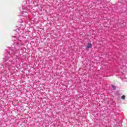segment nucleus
I'll list each match as a JSON object with an SVG mask.
<instances>
[{"instance_id": "nucleus-3", "label": "nucleus", "mask_w": 127, "mask_h": 127, "mask_svg": "<svg viewBox=\"0 0 127 127\" xmlns=\"http://www.w3.org/2000/svg\"><path fill=\"white\" fill-rule=\"evenodd\" d=\"M16 102L17 105V104H18V101H17V100H16V101L14 100V101H13V104L14 103V102Z\"/></svg>"}, {"instance_id": "nucleus-4", "label": "nucleus", "mask_w": 127, "mask_h": 127, "mask_svg": "<svg viewBox=\"0 0 127 127\" xmlns=\"http://www.w3.org/2000/svg\"><path fill=\"white\" fill-rule=\"evenodd\" d=\"M112 87L113 88L114 90H116V87H115V86L112 85Z\"/></svg>"}, {"instance_id": "nucleus-2", "label": "nucleus", "mask_w": 127, "mask_h": 127, "mask_svg": "<svg viewBox=\"0 0 127 127\" xmlns=\"http://www.w3.org/2000/svg\"><path fill=\"white\" fill-rule=\"evenodd\" d=\"M121 98L122 99V100H125L126 99V96L123 95Z\"/></svg>"}, {"instance_id": "nucleus-1", "label": "nucleus", "mask_w": 127, "mask_h": 127, "mask_svg": "<svg viewBox=\"0 0 127 127\" xmlns=\"http://www.w3.org/2000/svg\"><path fill=\"white\" fill-rule=\"evenodd\" d=\"M89 48H92V44L91 43H89L86 47L87 49H89Z\"/></svg>"}]
</instances>
